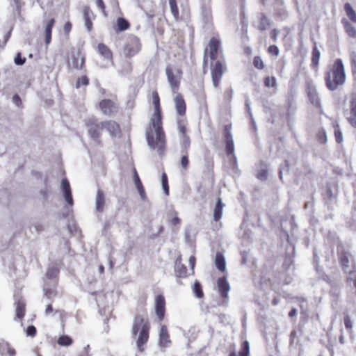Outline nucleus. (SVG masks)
Segmentation results:
<instances>
[{
  "label": "nucleus",
  "mask_w": 356,
  "mask_h": 356,
  "mask_svg": "<svg viewBox=\"0 0 356 356\" xmlns=\"http://www.w3.org/2000/svg\"><path fill=\"white\" fill-rule=\"evenodd\" d=\"M152 104L154 113L150 120L149 129L146 132V138L149 147L161 155L165 145V136L162 128L160 99L156 91L152 92Z\"/></svg>",
  "instance_id": "f257e3e1"
},
{
  "label": "nucleus",
  "mask_w": 356,
  "mask_h": 356,
  "mask_svg": "<svg viewBox=\"0 0 356 356\" xmlns=\"http://www.w3.org/2000/svg\"><path fill=\"white\" fill-rule=\"evenodd\" d=\"M345 79L344 67L342 60L338 58L334 61L332 70L326 73V86L330 90H334L345 82Z\"/></svg>",
  "instance_id": "f03ea898"
},
{
  "label": "nucleus",
  "mask_w": 356,
  "mask_h": 356,
  "mask_svg": "<svg viewBox=\"0 0 356 356\" xmlns=\"http://www.w3.org/2000/svg\"><path fill=\"white\" fill-rule=\"evenodd\" d=\"M149 327L145 318L141 315H137L134 321L132 334L136 336L138 334L137 339V346L141 350V347L147 341L149 337Z\"/></svg>",
  "instance_id": "7ed1b4c3"
},
{
  "label": "nucleus",
  "mask_w": 356,
  "mask_h": 356,
  "mask_svg": "<svg viewBox=\"0 0 356 356\" xmlns=\"http://www.w3.org/2000/svg\"><path fill=\"white\" fill-rule=\"evenodd\" d=\"M339 261L343 271L350 273L347 278L348 283L350 284L353 283V286L356 288V273L350 269V264L353 263V255L349 252H342L339 255Z\"/></svg>",
  "instance_id": "20e7f679"
},
{
  "label": "nucleus",
  "mask_w": 356,
  "mask_h": 356,
  "mask_svg": "<svg viewBox=\"0 0 356 356\" xmlns=\"http://www.w3.org/2000/svg\"><path fill=\"white\" fill-rule=\"evenodd\" d=\"M140 49L141 44L140 42V40L132 35L128 36L123 47V54L124 56L127 58H131L137 54Z\"/></svg>",
  "instance_id": "39448f33"
},
{
  "label": "nucleus",
  "mask_w": 356,
  "mask_h": 356,
  "mask_svg": "<svg viewBox=\"0 0 356 356\" xmlns=\"http://www.w3.org/2000/svg\"><path fill=\"white\" fill-rule=\"evenodd\" d=\"M226 67L223 62L220 60L216 61H211V74L212 78L213 86L215 88H218L223 73L225 72Z\"/></svg>",
  "instance_id": "423d86ee"
},
{
  "label": "nucleus",
  "mask_w": 356,
  "mask_h": 356,
  "mask_svg": "<svg viewBox=\"0 0 356 356\" xmlns=\"http://www.w3.org/2000/svg\"><path fill=\"white\" fill-rule=\"evenodd\" d=\"M87 127L90 138L96 145H99L101 143V131L103 129L102 122H99L97 120H90L87 123Z\"/></svg>",
  "instance_id": "0eeeda50"
},
{
  "label": "nucleus",
  "mask_w": 356,
  "mask_h": 356,
  "mask_svg": "<svg viewBox=\"0 0 356 356\" xmlns=\"http://www.w3.org/2000/svg\"><path fill=\"white\" fill-rule=\"evenodd\" d=\"M209 51V57L211 61H216L219 54L221 53L220 42L214 38H212L209 44V49L207 48L204 51V64H207L206 54Z\"/></svg>",
  "instance_id": "6e6552de"
},
{
  "label": "nucleus",
  "mask_w": 356,
  "mask_h": 356,
  "mask_svg": "<svg viewBox=\"0 0 356 356\" xmlns=\"http://www.w3.org/2000/svg\"><path fill=\"white\" fill-rule=\"evenodd\" d=\"M178 130L179 137L181 138L180 146L182 154H188V150L191 145V140L187 135L186 128L183 122L178 121Z\"/></svg>",
  "instance_id": "1a4fd4ad"
},
{
  "label": "nucleus",
  "mask_w": 356,
  "mask_h": 356,
  "mask_svg": "<svg viewBox=\"0 0 356 356\" xmlns=\"http://www.w3.org/2000/svg\"><path fill=\"white\" fill-rule=\"evenodd\" d=\"M101 111L106 115H111L118 111V106L110 99H104L99 103Z\"/></svg>",
  "instance_id": "9d476101"
},
{
  "label": "nucleus",
  "mask_w": 356,
  "mask_h": 356,
  "mask_svg": "<svg viewBox=\"0 0 356 356\" xmlns=\"http://www.w3.org/2000/svg\"><path fill=\"white\" fill-rule=\"evenodd\" d=\"M102 127L108 131L111 137H118L120 135V125L114 121L102 122Z\"/></svg>",
  "instance_id": "9b49d317"
},
{
  "label": "nucleus",
  "mask_w": 356,
  "mask_h": 356,
  "mask_svg": "<svg viewBox=\"0 0 356 356\" xmlns=\"http://www.w3.org/2000/svg\"><path fill=\"white\" fill-rule=\"evenodd\" d=\"M165 73L168 77V80L172 90V92H176V91L178 90L179 84V78L174 73L171 67L168 66L165 68Z\"/></svg>",
  "instance_id": "f8f14e48"
},
{
  "label": "nucleus",
  "mask_w": 356,
  "mask_h": 356,
  "mask_svg": "<svg viewBox=\"0 0 356 356\" xmlns=\"http://www.w3.org/2000/svg\"><path fill=\"white\" fill-rule=\"evenodd\" d=\"M165 302L162 295H158L155 300V311L158 318L162 320L165 314Z\"/></svg>",
  "instance_id": "ddd939ff"
},
{
  "label": "nucleus",
  "mask_w": 356,
  "mask_h": 356,
  "mask_svg": "<svg viewBox=\"0 0 356 356\" xmlns=\"http://www.w3.org/2000/svg\"><path fill=\"white\" fill-rule=\"evenodd\" d=\"M61 187L63 192V196L70 206H72L74 204L71 188L69 181L66 179H63L61 181Z\"/></svg>",
  "instance_id": "4468645a"
},
{
  "label": "nucleus",
  "mask_w": 356,
  "mask_h": 356,
  "mask_svg": "<svg viewBox=\"0 0 356 356\" xmlns=\"http://www.w3.org/2000/svg\"><path fill=\"white\" fill-rule=\"evenodd\" d=\"M218 288L221 296L225 298H228V292L230 289L229 284L225 277H220L218 280Z\"/></svg>",
  "instance_id": "2eb2a0df"
},
{
  "label": "nucleus",
  "mask_w": 356,
  "mask_h": 356,
  "mask_svg": "<svg viewBox=\"0 0 356 356\" xmlns=\"http://www.w3.org/2000/svg\"><path fill=\"white\" fill-rule=\"evenodd\" d=\"M160 346L163 348L169 346L171 341L169 338L168 330L165 325H162L159 332Z\"/></svg>",
  "instance_id": "dca6fc26"
},
{
  "label": "nucleus",
  "mask_w": 356,
  "mask_h": 356,
  "mask_svg": "<svg viewBox=\"0 0 356 356\" xmlns=\"http://www.w3.org/2000/svg\"><path fill=\"white\" fill-rule=\"evenodd\" d=\"M105 204V195L101 190H98L95 199V209L97 211L102 213Z\"/></svg>",
  "instance_id": "f3484780"
},
{
  "label": "nucleus",
  "mask_w": 356,
  "mask_h": 356,
  "mask_svg": "<svg viewBox=\"0 0 356 356\" xmlns=\"http://www.w3.org/2000/svg\"><path fill=\"white\" fill-rule=\"evenodd\" d=\"M348 120L350 124L356 128V97H353L350 102V111Z\"/></svg>",
  "instance_id": "a211bd4d"
},
{
  "label": "nucleus",
  "mask_w": 356,
  "mask_h": 356,
  "mask_svg": "<svg viewBox=\"0 0 356 356\" xmlns=\"http://www.w3.org/2000/svg\"><path fill=\"white\" fill-rule=\"evenodd\" d=\"M175 104L177 113L179 115H184L186 112V104L180 94H177L175 97Z\"/></svg>",
  "instance_id": "6ab92c4d"
},
{
  "label": "nucleus",
  "mask_w": 356,
  "mask_h": 356,
  "mask_svg": "<svg viewBox=\"0 0 356 356\" xmlns=\"http://www.w3.org/2000/svg\"><path fill=\"white\" fill-rule=\"evenodd\" d=\"M85 58L79 54H72V63H70V66L76 69H81L84 64Z\"/></svg>",
  "instance_id": "aec40b11"
},
{
  "label": "nucleus",
  "mask_w": 356,
  "mask_h": 356,
  "mask_svg": "<svg viewBox=\"0 0 356 356\" xmlns=\"http://www.w3.org/2000/svg\"><path fill=\"white\" fill-rule=\"evenodd\" d=\"M0 353L2 355H8L9 356H15V349L11 348L10 344L4 340L0 341Z\"/></svg>",
  "instance_id": "412c9836"
},
{
  "label": "nucleus",
  "mask_w": 356,
  "mask_h": 356,
  "mask_svg": "<svg viewBox=\"0 0 356 356\" xmlns=\"http://www.w3.org/2000/svg\"><path fill=\"white\" fill-rule=\"evenodd\" d=\"M55 20L54 19H49L45 26L44 29V37H45V43L47 45H48L51 40V31L52 28L54 25Z\"/></svg>",
  "instance_id": "4be33fe9"
},
{
  "label": "nucleus",
  "mask_w": 356,
  "mask_h": 356,
  "mask_svg": "<svg viewBox=\"0 0 356 356\" xmlns=\"http://www.w3.org/2000/svg\"><path fill=\"white\" fill-rule=\"evenodd\" d=\"M98 52L101 56L104 58L108 59L110 60H112V53L110 49L106 46L104 44H99L97 46Z\"/></svg>",
  "instance_id": "5701e85b"
},
{
  "label": "nucleus",
  "mask_w": 356,
  "mask_h": 356,
  "mask_svg": "<svg viewBox=\"0 0 356 356\" xmlns=\"http://www.w3.org/2000/svg\"><path fill=\"white\" fill-rule=\"evenodd\" d=\"M308 97L312 104L316 106H320V99L315 88H309Z\"/></svg>",
  "instance_id": "b1692460"
},
{
  "label": "nucleus",
  "mask_w": 356,
  "mask_h": 356,
  "mask_svg": "<svg viewBox=\"0 0 356 356\" xmlns=\"http://www.w3.org/2000/svg\"><path fill=\"white\" fill-rule=\"evenodd\" d=\"M215 264L216 268L223 272L225 270L226 268V264L224 257L220 254L217 253L215 258Z\"/></svg>",
  "instance_id": "393cba45"
},
{
  "label": "nucleus",
  "mask_w": 356,
  "mask_h": 356,
  "mask_svg": "<svg viewBox=\"0 0 356 356\" xmlns=\"http://www.w3.org/2000/svg\"><path fill=\"white\" fill-rule=\"evenodd\" d=\"M223 204L221 199L218 198L214 209L213 218L216 221H218L222 217Z\"/></svg>",
  "instance_id": "a878e982"
},
{
  "label": "nucleus",
  "mask_w": 356,
  "mask_h": 356,
  "mask_svg": "<svg viewBox=\"0 0 356 356\" xmlns=\"http://www.w3.org/2000/svg\"><path fill=\"white\" fill-rule=\"evenodd\" d=\"M45 286L44 287V295L47 299H48L50 302L53 300V299L57 296V292L54 289H50L47 287V280L44 281Z\"/></svg>",
  "instance_id": "bb28decb"
},
{
  "label": "nucleus",
  "mask_w": 356,
  "mask_h": 356,
  "mask_svg": "<svg viewBox=\"0 0 356 356\" xmlns=\"http://www.w3.org/2000/svg\"><path fill=\"white\" fill-rule=\"evenodd\" d=\"M321 57V52L316 46H314L312 50V65L314 68H316Z\"/></svg>",
  "instance_id": "cd10ccee"
},
{
  "label": "nucleus",
  "mask_w": 356,
  "mask_h": 356,
  "mask_svg": "<svg viewBox=\"0 0 356 356\" xmlns=\"http://www.w3.org/2000/svg\"><path fill=\"white\" fill-rule=\"evenodd\" d=\"M344 10L349 19L352 22H356V13L349 3L344 5Z\"/></svg>",
  "instance_id": "c85d7f7f"
},
{
  "label": "nucleus",
  "mask_w": 356,
  "mask_h": 356,
  "mask_svg": "<svg viewBox=\"0 0 356 356\" xmlns=\"http://www.w3.org/2000/svg\"><path fill=\"white\" fill-rule=\"evenodd\" d=\"M58 272L59 270L57 266L53 264L50 265L46 273V278L49 280H53L57 276Z\"/></svg>",
  "instance_id": "c756f323"
},
{
  "label": "nucleus",
  "mask_w": 356,
  "mask_h": 356,
  "mask_svg": "<svg viewBox=\"0 0 356 356\" xmlns=\"http://www.w3.org/2000/svg\"><path fill=\"white\" fill-rule=\"evenodd\" d=\"M343 23L346 33L351 38H356V29L355 26L346 20L343 21Z\"/></svg>",
  "instance_id": "7c9ffc66"
},
{
  "label": "nucleus",
  "mask_w": 356,
  "mask_h": 356,
  "mask_svg": "<svg viewBox=\"0 0 356 356\" xmlns=\"http://www.w3.org/2000/svg\"><path fill=\"white\" fill-rule=\"evenodd\" d=\"M90 9L88 7H85L83 10V15L85 20V26L88 29V31H91L92 29V22L90 19Z\"/></svg>",
  "instance_id": "2f4dec72"
},
{
  "label": "nucleus",
  "mask_w": 356,
  "mask_h": 356,
  "mask_svg": "<svg viewBox=\"0 0 356 356\" xmlns=\"http://www.w3.org/2000/svg\"><path fill=\"white\" fill-rule=\"evenodd\" d=\"M15 312H16V317L19 320H21L23 318L24 315V312H25V305H24V303L22 302H20V301L17 302L16 303Z\"/></svg>",
  "instance_id": "473e14b6"
},
{
  "label": "nucleus",
  "mask_w": 356,
  "mask_h": 356,
  "mask_svg": "<svg viewBox=\"0 0 356 356\" xmlns=\"http://www.w3.org/2000/svg\"><path fill=\"white\" fill-rule=\"evenodd\" d=\"M232 125L227 124L224 126L223 133L225 136V143L232 142L233 140V136L231 133Z\"/></svg>",
  "instance_id": "72a5a7b5"
},
{
  "label": "nucleus",
  "mask_w": 356,
  "mask_h": 356,
  "mask_svg": "<svg viewBox=\"0 0 356 356\" xmlns=\"http://www.w3.org/2000/svg\"><path fill=\"white\" fill-rule=\"evenodd\" d=\"M72 342L73 340L72 338L67 335H63L60 337L57 340V343L62 346H69L72 343Z\"/></svg>",
  "instance_id": "f704fd0d"
},
{
  "label": "nucleus",
  "mask_w": 356,
  "mask_h": 356,
  "mask_svg": "<svg viewBox=\"0 0 356 356\" xmlns=\"http://www.w3.org/2000/svg\"><path fill=\"white\" fill-rule=\"evenodd\" d=\"M170 11L175 19L179 18V10L176 0H169Z\"/></svg>",
  "instance_id": "c9c22d12"
},
{
  "label": "nucleus",
  "mask_w": 356,
  "mask_h": 356,
  "mask_svg": "<svg viewBox=\"0 0 356 356\" xmlns=\"http://www.w3.org/2000/svg\"><path fill=\"white\" fill-rule=\"evenodd\" d=\"M270 20L264 15H261L259 25V29L261 31L267 29L270 26Z\"/></svg>",
  "instance_id": "e433bc0d"
},
{
  "label": "nucleus",
  "mask_w": 356,
  "mask_h": 356,
  "mask_svg": "<svg viewBox=\"0 0 356 356\" xmlns=\"http://www.w3.org/2000/svg\"><path fill=\"white\" fill-rule=\"evenodd\" d=\"M117 25H118V30L120 31H125L129 27V24L127 22V20H126L125 19L122 18V17H120L118 19Z\"/></svg>",
  "instance_id": "4c0bfd02"
},
{
  "label": "nucleus",
  "mask_w": 356,
  "mask_h": 356,
  "mask_svg": "<svg viewBox=\"0 0 356 356\" xmlns=\"http://www.w3.org/2000/svg\"><path fill=\"white\" fill-rule=\"evenodd\" d=\"M193 292L197 298H200L203 296L201 284L197 281L193 284Z\"/></svg>",
  "instance_id": "58836bf2"
},
{
  "label": "nucleus",
  "mask_w": 356,
  "mask_h": 356,
  "mask_svg": "<svg viewBox=\"0 0 356 356\" xmlns=\"http://www.w3.org/2000/svg\"><path fill=\"white\" fill-rule=\"evenodd\" d=\"M161 183H162V186H163V189L164 191V193H165V195H168V194H169V187H168V178H167V175H166L165 173H163L162 175Z\"/></svg>",
  "instance_id": "ea45409f"
},
{
  "label": "nucleus",
  "mask_w": 356,
  "mask_h": 356,
  "mask_svg": "<svg viewBox=\"0 0 356 356\" xmlns=\"http://www.w3.org/2000/svg\"><path fill=\"white\" fill-rule=\"evenodd\" d=\"M250 346L249 343L245 341L242 344V349L239 353L240 356H248L249 355Z\"/></svg>",
  "instance_id": "a19ab883"
},
{
  "label": "nucleus",
  "mask_w": 356,
  "mask_h": 356,
  "mask_svg": "<svg viewBox=\"0 0 356 356\" xmlns=\"http://www.w3.org/2000/svg\"><path fill=\"white\" fill-rule=\"evenodd\" d=\"M175 270L179 272V276H182L186 273V268L182 265H181L179 259H177L175 262Z\"/></svg>",
  "instance_id": "79ce46f5"
},
{
  "label": "nucleus",
  "mask_w": 356,
  "mask_h": 356,
  "mask_svg": "<svg viewBox=\"0 0 356 356\" xmlns=\"http://www.w3.org/2000/svg\"><path fill=\"white\" fill-rule=\"evenodd\" d=\"M264 84L266 87H275L276 79L274 76H268L264 80Z\"/></svg>",
  "instance_id": "37998d69"
},
{
  "label": "nucleus",
  "mask_w": 356,
  "mask_h": 356,
  "mask_svg": "<svg viewBox=\"0 0 356 356\" xmlns=\"http://www.w3.org/2000/svg\"><path fill=\"white\" fill-rule=\"evenodd\" d=\"M334 136L337 143H341L343 142L342 133L338 125L334 127Z\"/></svg>",
  "instance_id": "c03bdc74"
},
{
  "label": "nucleus",
  "mask_w": 356,
  "mask_h": 356,
  "mask_svg": "<svg viewBox=\"0 0 356 356\" xmlns=\"http://www.w3.org/2000/svg\"><path fill=\"white\" fill-rule=\"evenodd\" d=\"M88 84V79L86 76L79 78L76 83V88H79L81 86H87Z\"/></svg>",
  "instance_id": "a18cd8bd"
},
{
  "label": "nucleus",
  "mask_w": 356,
  "mask_h": 356,
  "mask_svg": "<svg viewBox=\"0 0 356 356\" xmlns=\"http://www.w3.org/2000/svg\"><path fill=\"white\" fill-rule=\"evenodd\" d=\"M188 163H189V161H188V154H183V156H181V159L180 161L181 166L184 169L186 170L188 168Z\"/></svg>",
  "instance_id": "49530a36"
},
{
  "label": "nucleus",
  "mask_w": 356,
  "mask_h": 356,
  "mask_svg": "<svg viewBox=\"0 0 356 356\" xmlns=\"http://www.w3.org/2000/svg\"><path fill=\"white\" fill-rule=\"evenodd\" d=\"M253 65L255 67L260 69V70L263 69L264 67L262 60L259 56L254 57V60H253Z\"/></svg>",
  "instance_id": "de8ad7c7"
},
{
  "label": "nucleus",
  "mask_w": 356,
  "mask_h": 356,
  "mask_svg": "<svg viewBox=\"0 0 356 356\" xmlns=\"http://www.w3.org/2000/svg\"><path fill=\"white\" fill-rule=\"evenodd\" d=\"M225 147L227 154H234V141L225 143Z\"/></svg>",
  "instance_id": "09e8293b"
},
{
  "label": "nucleus",
  "mask_w": 356,
  "mask_h": 356,
  "mask_svg": "<svg viewBox=\"0 0 356 356\" xmlns=\"http://www.w3.org/2000/svg\"><path fill=\"white\" fill-rule=\"evenodd\" d=\"M15 63L17 65H22L23 64H24L25 61H26V58H22L21 56V54L20 53H17V54L16 55L15 58Z\"/></svg>",
  "instance_id": "8fccbe9b"
},
{
  "label": "nucleus",
  "mask_w": 356,
  "mask_h": 356,
  "mask_svg": "<svg viewBox=\"0 0 356 356\" xmlns=\"http://www.w3.org/2000/svg\"><path fill=\"white\" fill-rule=\"evenodd\" d=\"M13 1L15 4V8H13V15L15 16L19 14V9L22 3L19 0H13Z\"/></svg>",
  "instance_id": "3c124183"
},
{
  "label": "nucleus",
  "mask_w": 356,
  "mask_h": 356,
  "mask_svg": "<svg viewBox=\"0 0 356 356\" xmlns=\"http://www.w3.org/2000/svg\"><path fill=\"white\" fill-rule=\"evenodd\" d=\"M268 52L271 54L278 56L280 54V50L276 45H270L268 47Z\"/></svg>",
  "instance_id": "603ef678"
},
{
  "label": "nucleus",
  "mask_w": 356,
  "mask_h": 356,
  "mask_svg": "<svg viewBox=\"0 0 356 356\" xmlns=\"http://www.w3.org/2000/svg\"><path fill=\"white\" fill-rule=\"evenodd\" d=\"M36 334V328L33 325L29 326L26 329V334L30 337H34Z\"/></svg>",
  "instance_id": "864d4df0"
},
{
  "label": "nucleus",
  "mask_w": 356,
  "mask_h": 356,
  "mask_svg": "<svg viewBox=\"0 0 356 356\" xmlns=\"http://www.w3.org/2000/svg\"><path fill=\"white\" fill-rule=\"evenodd\" d=\"M344 325L346 329L350 330L352 328V321L349 316L344 318Z\"/></svg>",
  "instance_id": "5fc2aeb1"
},
{
  "label": "nucleus",
  "mask_w": 356,
  "mask_h": 356,
  "mask_svg": "<svg viewBox=\"0 0 356 356\" xmlns=\"http://www.w3.org/2000/svg\"><path fill=\"white\" fill-rule=\"evenodd\" d=\"M134 183H135V185H136V188H139V187H141L143 186V184L140 181V179L137 174V172L135 171V173H134Z\"/></svg>",
  "instance_id": "6e6d98bb"
},
{
  "label": "nucleus",
  "mask_w": 356,
  "mask_h": 356,
  "mask_svg": "<svg viewBox=\"0 0 356 356\" xmlns=\"http://www.w3.org/2000/svg\"><path fill=\"white\" fill-rule=\"evenodd\" d=\"M13 103L17 106L20 107L22 104L21 99L18 95H15L13 97Z\"/></svg>",
  "instance_id": "4d7b16f0"
},
{
  "label": "nucleus",
  "mask_w": 356,
  "mask_h": 356,
  "mask_svg": "<svg viewBox=\"0 0 356 356\" xmlns=\"http://www.w3.org/2000/svg\"><path fill=\"white\" fill-rule=\"evenodd\" d=\"M97 6L101 10L103 13H105V5L103 0H96Z\"/></svg>",
  "instance_id": "13d9d810"
},
{
  "label": "nucleus",
  "mask_w": 356,
  "mask_h": 356,
  "mask_svg": "<svg viewBox=\"0 0 356 356\" xmlns=\"http://www.w3.org/2000/svg\"><path fill=\"white\" fill-rule=\"evenodd\" d=\"M137 190L140 194L141 199L143 200H145L146 199V195L143 186L138 188Z\"/></svg>",
  "instance_id": "bf43d9fd"
},
{
  "label": "nucleus",
  "mask_w": 356,
  "mask_h": 356,
  "mask_svg": "<svg viewBox=\"0 0 356 356\" xmlns=\"http://www.w3.org/2000/svg\"><path fill=\"white\" fill-rule=\"evenodd\" d=\"M351 64L353 67V70L356 71V54H354L351 56Z\"/></svg>",
  "instance_id": "052dcab7"
},
{
  "label": "nucleus",
  "mask_w": 356,
  "mask_h": 356,
  "mask_svg": "<svg viewBox=\"0 0 356 356\" xmlns=\"http://www.w3.org/2000/svg\"><path fill=\"white\" fill-rule=\"evenodd\" d=\"M35 229L38 232H40L44 230V226L42 224L36 223L34 225Z\"/></svg>",
  "instance_id": "680f3d73"
},
{
  "label": "nucleus",
  "mask_w": 356,
  "mask_h": 356,
  "mask_svg": "<svg viewBox=\"0 0 356 356\" xmlns=\"http://www.w3.org/2000/svg\"><path fill=\"white\" fill-rule=\"evenodd\" d=\"M52 312H53V308H52L51 304V302H49L47 306V308L45 309V314L48 315L49 314L51 313Z\"/></svg>",
  "instance_id": "e2e57ef3"
},
{
  "label": "nucleus",
  "mask_w": 356,
  "mask_h": 356,
  "mask_svg": "<svg viewBox=\"0 0 356 356\" xmlns=\"http://www.w3.org/2000/svg\"><path fill=\"white\" fill-rule=\"evenodd\" d=\"M277 35H278V31H277L276 29H273V30L271 31V33H270L271 38H272L274 41H275V40H277Z\"/></svg>",
  "instance_id": "0e129e2a"
},
{
  "label": "nucleus",
  "mask_w": 356,
  "mask_h": 356,
  "mask_svg": "<svg viewBox=\"0 0 356 356\" xmlns=\"http://www.w3.org/2000/svg\"><path fill=\"white\" fill-rule=\"evenodd\" d=\"M71 28H72V24L70 22H67L64 25V31L66 32V33H68L71 30Z\"/></svg>",
  "instance_id": "69168bd1"
},
{
  "label": "nucleus",
  "mask_w": 356,
  "mask_h": 356,
  "mask_svg": "<svg viewBox=\"0 0 356 356\" xmlns=\"http://www.w3.org/2000/svg\"><path fill=\"white\" fill-rule=\"evenodd\" d=\"M188 261H189V264H190V265H191V269L193 270V268H194V266H195V257L191 256V257L189 258Z\"/></svg>",
  "instance_id": "338daca9"
},
{
  "label": "nucleus",
  "mask_w": 356,
  "mask_h": 356,
  "mask_svg": "<svg viewBox=\"0 0 356 356\" xmlns=\"http://www.w3.org/2000/svg\"><path fill=\"white\" fill-rule=\"evenodd\" d=\"M298 314V310L296 308H293L289 313V317H294L296 316Z\"/></svg>",
  "instance_id": "774afa93"
}]
</instances>
